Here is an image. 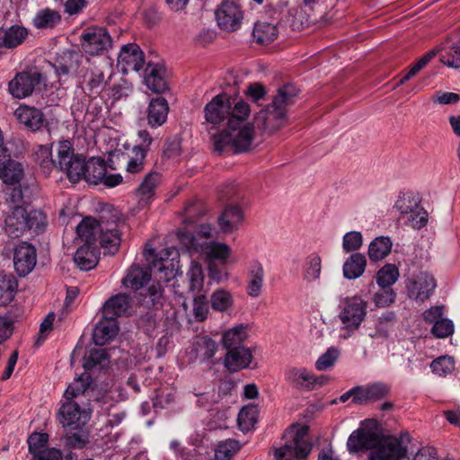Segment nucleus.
I'll list each match as a JSON object with an SVG mask.
<instances>
[{"label": "nucleus", "instance_id": "ea45409f", "mask_svg": "<svg viewBox=\"0 0 460 460\" xmlns=\"http://www.w3.org/2000/svg\"><path fill=\"white\" fill-rule=\"evenodd\" d=\"M392 241L387 236H379L374 239L368 247V257L372 261H381L391 252Z\"/></svg>", "mask_w": 460, "mask_h": 460}, {"label": "nucleus", "instance_id": "423d86ee", "mask_svg": "<svg viewBox=\"0 0 460 460\" xmlns=\"http://www.w3.org/2000/svg\"><path fill=\"white\" fill-rule=\"evenodd\" d=\"M332 7L333 5L327 0L301 4L294 13L293 26L298 30L312 25L324 26L332 19Z\"/></svg>", "mask_w": 460, "mask_h": 460}, {"label": "nucleus", "instance_id": "412c9836", "mask_svg": "<svg viewBox=\"0 0 460 460\" xmlns=\"http://www.w3.org/2000/svg\"><path fill=\"white\" fill-rule=\"evenodd\" d=\"M144 83L154 93H162L168 89L166 71L164 66L155 63H147Z\"/></svg>", "mask_w": 460, "mask_h": 460}, {"label": "nucleus", "instance_id": "c9c22d12", "mask_svg": "<svg viewBox=\"0 0 460 460\" xmlns=\"http://www.w3.org/2000/svg\"><path fill=\"white\" fill-rule=\"evenodd\" d=\"M366 258L361 253L352 254L343 265V275L348 279L359 278L365 271Z\"/></svg>", "mask_w": 460, "mask_h": 460}, {"label": "nucleus", "instance_id": "e2e57ef3", "mask_svg": "<svg viewBox=\"0 0 460 460\" xmlns=\"http://www.w3.org/2000/svg\"><path fill=\"white\" fill-rule=\"evenodd\" d=\"M181 155V140L178 137L168 139L163 150L165 159L177 161Z\"/></svg>", "mask_w": 460, "mask_h": 460}, {"label": "nucleus", "instance_id": "1a4fd4ad", "mask_svg": "<svg viewBox=\"0 0 460 460\" xmlns=\"http://www.w3.org/2000/svg\"><path fill=\"white\" fill-rule=\"evenodd\" d=\"M378 422L374 419H367L361 422L360 427L354 430L347 441V448L350 453L361 450L371 451L381 438L377 432Z\"/></svg>", "mask_w": 460, "mask_h": 460}, {"label": "nucleus", "instance_id": "39448f33", "mask_svg": "<svg viewBox=\"0 0 460 460\" xmlns=\"http://www.w3.org/2000/svg\"><path fill=\"white\" fill-rule=\"evenodd\" d=\"M172 255L177 256V252L173 247L163 249L158 254L154 255L151 267L158 283L152 285L148 288V293L153 300L160 298L163 295V286L161 283L168 282L176 274L179 261H175L174 257L170 259Z\"/></svg>", "mask_w": 460, "mask_h": 460}, {"label": "nucleus", "instance_id": "9d476101", "mask_svg": "<svg viewBox=\"0 0 460 460\" xmlns=\"http://www.w3.org/2000/svg\"><path fill=\"white\" fill-rule=\"evenodd\" d=\"M367 314V302L359 296L346 297L341 301L339 318L342 329L349 332L358 330Z\"/></svg>", "mask_w": 460, "mask_h": 460}, {"label": "nucleus", "instance_id": "aec40b11", "mask_svg": "<svg viewBox=\"0 0 460 460\" xmlns=\"http://www.w3.org/2000/svg\"><path fill=\"white\" fill-rule=\"evenodd\" d=\"M58 419L64 428H72L85 426L90 415L84 409H81L77 402L70 400L60 407Z\"/></svg>", "mask_w": 460, "mask_h": 460}, {"label": "nucleus", "instance_id": "bf43d9fd", "mask_svg": "<svg viewBox=\"0 0 460 460\" xmlns=\"http://www.w3.org/2000/svg\"><path fill=\"white\" fill-rule=\"evenodd\" d=\"M440 60L449 67L460 68V46H454L442 50Z\"/></svg>", "mask_w": 460, "mask_h": 460}, {"label": "nucleus", "instance_id": "4c0bfd02", "mask_svg": "<svg viewBox=\"0 0 460 460\" xmlns=\"http://www.w3.org/2000/svg\"><path fill=\"white\" fill-rule=\"evenodd\" d=\"M279 31L275 24L268 22H257L252 35L260 44H269L278 37Z\"/></svg>", "mask_w": 460, "mask_h": 460}, {"label": "nucleus", "instance_id": "c85d7f7f", "mask_svg": "<svg viewBox=\"0 0 460 460\" xmlns=\"http://www.w3.org/2000/svg\"><path fill=\"white\" fill-rule=\"evenodd\" d=\"M243 220L241 208L237 206H228L218 218L221 230L224 233H232L238 229Z\"/></svg>", "mask_w": 460, "mask_h": 460}, {"label": "nucleus", "instance_id": "a18cd8bd", "mask_svg": "<svg viewBox=\"0 0 460 460\" xmlns=\"http://www.w3.org/2000/svg\"><path fill=\"white\" fill-rule=\"evenodd\" d=\"M146 155L141 148H132L131 155L128 156L125 166V175L128 178L130 175H135L142 172L145 168V160Z\"/></svg>", "mask_w": 460, "mask_h": 460}, {"label": "nucleus", "instance_id": "8fccbe9b", "mask_svg": "<svg viewBox=\"0 0 460 460\" xmlns=\"http://www.w3.org/2000/svg\"><path fill=\"white\" fill-rule=\"evenodd\" d=\"M258 408L255 405H247L242 408L238 414L237 421L243 431L251 430L258 420Z\"/></svg>", "mask_w": 460, "mask_h": 460}, {"label": "nucleus", "instance_id": "680f3d73", "mask_svg": "<svg viewBox=\"0 0 460 460\" xmlns=\"http://www.w3.org/2000/svg\"><path fill=\"white\" fill-rule=\"evenodd\" d=\"M340 352L335 348H330L315 362V367L319 371L331 368L339 358Z\"/></svg>", "mask_w": 460, "mask_h": 460}, {"label": "nucleus", "instance_id": "a211bd4d", "mask_svg": "<svg viewBox=\"0 0 460 460\" xmlns=\"http://www.w3.org/2000/svg\"><path fill=\"white\" fill-rule=\"evenodd\" d=\"M42 81V75L38 72H22L9 83L11 94L18 99L31 95L35 86Z\"/></svg>", "mask_w": 460, "mask_h": 460}, {"label": "nucleus", "instance_id": "37998d69", "mask_svg": "<svg viewBox=\"0 0 460 460\" xmlns=\"http://www.w3.org/2000/svg\"><path fill=\"white\" fill-rule=\"evenodd\" d=\"M84 83L89 94H98L105 88L107 80L102 71L98 68H91L84 75Z\"/></svg>", "mask_w": 460, "mask_h": 460}, {"label": "nucleus", "instance_id": "f704fd0d", "mask_svg": "<svg viewBox=\"0 0 460 460\" xmlns=\"http://www.w3.org/2000/svg\"><path fill=\"white\" fill-rule=\"evenodd\" d=\"M248 278L247 294L251 297H258L261 293L264 282V270L262 265L258 262L254 263L249 270Z\"/></svg>", "mask_w": 460, "mask_h": 460}, {"label": "nucleus", "instance_id": "0e129e2a", "mask_svg": "<svg viewBox=\"0 0 460 460\" xmlns=\"http://www.w3.org/2000/svg\"><path fill=\"white\" fill-rule=\"evenodd\" d=\"M232 305L231 295L225 290H217L211 296V305L217 311H225Z\"/></svg>", "mask_w": 460, "mask_h": 460}, {"label": "nucleus", "instance_id": "5701e85b", "mask_svg": "<svg viewBox=\"0 0 460 460\" xmlns=\"http://www.w3.org/2000/svg\"><path fill=\"white\" fill-rule=\"evenodd\" d=\"M119 332V325L115 319L103 315L95 325L93 340L95 345L103 346L112 341Z\"/></svg>", "mask_w": 460, "mask_h": 460}, {"label": "nucleus", "instance_id": "de8ad7c7", "mask_svg": "<svg viewBox=\"0 0 460 460\" xmlns=\"http://www.w3.org/2000/svg\"><path fill=\"white\" fill-rule=\"evenodd\" d=\"M36 162L45 175H49L53 169L58 168V157L53 159L51 149L46 146H41L37 150Z\"/></svg>", "mask_w": 460, "mask_h": 460}, {"label": "nucleus", "instance_id": "f257e3e1", "mask_svg": "<svg viewBox=\"0 0 460 460\" xmlns=\"http://www.w3.org/2000/svg\"><path fill=\"white\" fill-rule=\"evenodd\" d=\"M127 228L125 220L117 210L102 212L98 219L84 217L77 226L78 237L85 244L94 245L99 240L101 246L114 254L121 243V234Z\"/></svg>", "mask_w": 460, "mask_h": 460}, {"label": "nucleus", "instance_id": "dca6fc26", "mask_svg": "<svg viewBox=\"0 0 460 460\" xmlns=\"http://www.w3.org/2000/svg\"><path fill=\"white\" fill-rule=\"evenodd\" d=\"M257 120L263 130L274 133L288 124L287 111L271 102L258 113Z\"/></svg>", "mask_w": 460, "mask_h": 460}, {"label": "nucleus", "instance_id": "3c124183", "mask_svg": "<svg viewBox=\"0 0 460 460\" xmlns=\"http://www.w3.org/2000/svg\"><path fill=\"white\" fill-rule=\"evenodd\" d=\"M246 332L243 326H236L226 332L223 336V344L229 350L234 348H243L241 344L246 339Z\"/></svg>", "mask_w": 460, "mask_h": 460}, {"label": "nucleus", "instance_id": "473e14b6", "mask_svg": "<svg viewBox=\"0 0 460 460\" xmlns=\"http://www.w3.org/2000/svg\"><path fill=\"white\" fill-rule=\"evenodd\" d=\"M106 174V166L102 160L92 158L89 161L84 159V177L90 184L100 183Z\"/></svg>", "mask_w": 460, "mask_h": 460}, {"label": "nucleus", "instance_id": "72a5a7b5", "mask_svg": "<svg viewBox=\"0 0 460 460\" xmlns=\"http://www.w3.org/2000/svg\"><path fill=\"white\" fill-rule=\"evenodd\" d=\"M161 181V174L156 171H151L146 174L137 189V194L140 197V202L145 204L154 196L155 190Z\"/></svg>", "mask_w": 460, "mask_h": 460}, {"label": "nucleus", "instance_id": "4be33fe9", "mask_svg": "<svg viewBox=\"0 0 460 460\" xmlns=\"http://www.w3.org/2000/svg\"><path fill=\"white\" fill-rule=\"evenodd\" d=\"M286 381L293 387L302 391H312L315 388L316 376L305 367H290L285 372Z\"/></svg>", "mask_w": 460, "mask_h": 460}, {"label": "nucleus", "instance_id": "6e6d98bb", "mask_svg": "<svg viewBox=\"0 0 460 460\" xmlns=\"http://www.w3.org/2000/svg\"><path fill=\"white\" fill-rule=\"evenodd\" d=\"M420 205V199L412 193H406L400 197L396 203V209L403 216H407Z\"/></svg>", "mask_w": 460, "mask_h": 460}, {"label": "nucleus", "instance_id": "a19ab883", "mask_svg": "<svg viewBox=\"0 0 460 460\" xmlns=\"http://www.w3.org/2000/svg\"><path fill=\"white\" fill-rule=\"evenodd\" d=\"M61 21L58 11L50 8L40 10L33 18L32 23L37 29L54 28Z\"/></svg>", "mask_w": 460, "mask_h": 460}, {"label": "nucleus", "instance_id": "c03bdc74", "mask_svg": "<svg viewBox=\"0 0 460 460\" xmlns=\"http://www.w3.org/2000/svg\"><path fill=\"white\" fill-rule=\"evenodd\" d=\"M17 287V280L13 275H0V305H6L12 302Z\"/></svg>", "mask_w": 460, "mask_h": 460}, {"label": "nucleus", "instance_id": "0eeeda50", "mask_svg": "<svg viewBox=\"0 0 460 460\" xmlns=\"http://www.w3.org/2000/svg\"><path fill=\"white\" fill-rule=\"evenodd\" d=\"M58 168L66 173L72 183H77L84 177L85 157L75 154L73 145L68 140L59 141L57 147Z\"/></svg>", "mask_w": 460, "mask_h": 460}, {"label": "nucleus", "instance_id": "69168bd1", "mask_svg": "<svg viewBox=\"0 0 460 460\" xmlns=\"http://www.w3.org/2000/svg\"><path fill=\"white\" fill-rule=\"evenodd\" d=\"M431 332L437 338L451 336L454 332L453 322L447 318H441L433 324Z\"/></svg>", "mask_w": 460, "mask_h": 460}, {"label": "nucleus", "instance_id": "393cba45", "mask_svg": "<svg viewBox=\"0 0 460 460\" xmlns=\"http://www.w3.org/2000/svg\"><path fill=\"white\" fill-rule=\"evenodd\" d=\"M169 105L164 97L154 98L150 101L147 108V123L153 128L164 125L167 119Z\"/></svg>", "mask_w": 460, "mask_h": 460}, {"label": "nucleus", "instance_id": "2f4dec72", "mask_svg": "<svg viewBox=\"0 0 460 460\" xmlns=\"http://www.w3.org/2000/svg\"><path fill=\"white\" fill-rule=\"evenodd\" d=\"M62 438L67 448L81 449L89 443V432L84 426L72 427Z\"/></svg>", "mask_w": 460, "mask_h": 460}, {"label": "nucleus", "instance_id": "9b49d317", "mask_svg": "<svg viewBox=\"0 0 460 460\" xmlns=\"http://www.w3.org/2000/svg\"><path fill=\"white\" fill-rule=\"evenodd\" d=\"M112 40L109 33L102 27L86 28L81 35V47L90 56L102 55L111 48Z\"/></svg>", "mask_w": 460, "mask_h": 460}, {"label": "nucleus", "instance_id": "7ed1b4c3", "mask_svg": "<svg viewBox=\"0 0 460 460\" xmlns=\"http://www.w3.org/2000/svg\"><path fill=\"white\" fill-rule=\"evenodd\" d=\"M4 223L6 234L13 238H17L28 231L34 233L43 231L47 226V219L41 210L27 211L23 207L17 206L7 214Z\"/></svg>", "mask_w": 460, "mask_h": 460}, {"label": "nucleus", "instance_id": "774afa93", "mask_svg": "<svg viewBox=\"0 0 460 460\" xmlns=\"http://www.w3.org/2000/svg\"><path fill=\"white\" fill-rule=\"evenodd\" d=\"M363 243L362 234L359 232L352 231L343 236L342 247L346 252L358 250Z\"/></svg>", "mask_w": 460, "mask_h": 460}, {"label": "nucleus", "instance_id": "a878e982", "mask_svg": "<svg viewBox=\"0 0 460 460\" xmlns=\"http://www.w3.org/2000/svg\"><path fill=\"white\" fill-rule=\"evenodd\" d=\"M14 115L21 124L32 131H37L43 126L44 115L37 108L20 106L15 110Z\"/></svg>", "mask_w": 460, "mask_h": 460}, {"label": "nucleus", "instance_id": "7c9ffc66", "mask_svg": "<svg viewBox=\"0 0 460 460\" xmlns=\"http://www.w3.org/2000/svg\"><path fill=\"white\" fill-rule=\"evenodd\" d=\"M28 36V31L22 26H11L7 30L0 29V49H13L22 44Z\"/></svg>", "mask_w": 460, "mask_h": 460}, {"label": "nucleus", "instance_id": "052dcab7", "mask_svg": "<svg viewBox=\"0 0 460 460\" xmlns=\"http://www.w3.org/2000/svg\"><path fill=\"white\" fill-rule=\"evenodd\" d=\"M396 297V293L392 288H380V290L375 293L373 301L377 307H386L391 305Z\"/></svg>", "mask_w": 460, "mask_h": 460}, {"label": "nucleus", "instance_id": "cd10ccee", "mask_svg": "<svg viewBox=\"0 0 460 460\" xmlns=\"http://www.w3.org/2000/svg\"><path fill=\"white\" fill-rule=\"evenodd\" d=\"M131 305V298L126 294H118L109 298L102 306L103 315L116 320L125 315Z\"/></svg>", "mask_w": 460, "mask_h": 460}, {"label": "nucleus", "instance_id": "20e7f679", "mask_svg": "<svg viewBox=\"0 0 460 460\" xmlns=\"http://www.w3.org/2000/svg\"><path fill=\"white\" fill-rule=\"evenodd\" d=\"M411 440L408 432L382 435L377 444L367 452V460H404L408 457Z\"/></svg>", "mask_w": 460, "mask_h": 460}, {"label": "nucleus", "instance_id": "bb28decb", "mask_svg": "<svg viewBox=\"0 0 460 460\" xmlns=\"http://www.w3.org/2000/svg\"><path fill=\"white\" fill-rule=\"evenodd\" d=\"M252 355L247 348H234L229 350L225 357V367L230 372H237L240 369L246 368L252 362Z\"/></svg>", "mask_w": 460, "mask_h": 460}, {"label": "nucleus", "instance_id": "5fc2aeb1", "mask_svg": "<svg viewBox=\"0 0 460 460\" xmlns=\"http://www.w3.org/2000/svg\"><path fill=\"white\" fill-rule=\"evenodd\" d=\"M322 260L319 255L312 253L305 260L304 277L307 281L319 279L321 274Z\"/></svg>", "mask_w": 460, "mask_h": 460}, {"label": "nucleus", "instance_id": "ddd939ff", "mask_svg": "<svg viewBox=\"0 0 460 460\" xmlns=\"http://www.w3.org/2000/svg\"><path fill=\"white\" fill-rule=\"evenodd\" d=\"M437 287L434 277L426 271L409 279L406 283L408 296L418 302L429 299Z\"/></svg>", "mask_w": 460, "mask_h": 460}, {"label": "nucleus", "instance_id": "b1692460", "mask_svg": "<svg viewBox=\"0 0 460 460\" xmlns=\"http://www.w3.org/2000/svg\"><path fill=\"white\" fill-rule=\"evenodd\" d=\"M147 260L151 262L154 258L151 260V258L148 257ZM151 272H153L151 266L149 269H144L137 264H133L128 270L126 276L121 280V283L127 288L138 290L150 280Z\"/></svg>", "mask_w": 460, "mask_h": 460}, {"label": "nucleus", "instance_id": "6ab92c4d", "mask_svg": "<svg viewBox=\"0 0 460 460\" xmlns=\"http://www.w3.org/2000/svg\"><path fill=\"white\" fill-rule=\"evenodd\" d=\"M37 261L36 249L27 242L17 244L13 250V265L19 276L28 275Z\"/></svg>", "mask_w": 460, "mask_h": 460}, {"label": "nucleus", "instance_id": "2eb2a0df", "mask_svg": "<svg viewBox=\"0 0 460 460\" xmlns=\"http://www.w3.org/2000/svg\"><path fill=\"white\" fill-rule=\"evenodd\" d=\"M145 65V55L135 43L124 45L119 54L117 66L123 74L140 71Z\"/></svg>", "mask_w": 460, "mask_h": 460}, {"label": "nucleus", "instance_id": "79ce46f5", "mask_svg": "<svg viewBox=\"0 0 460 460\" xmlns=\"http://www.w3.org/2000/svg\"><path fill=\"white\" fill-rule=\"evenodd\" d=\"M299 93V89L292 84H287L279 87L272 99V102L287 111V108L295 102Z\"/></svg>", "mask_w": 460, "mask_h": 460}, {"label": "nucleus", "instance_id": "4468645a", "mask_svg": "<svg viewBox=\"0 0 460 460\" xmlns=\"http://www.w3.org/2000/svg\"><path fill=\"white\" fill-rule=\"evenodd\" d=\"M235 102L232 103L226 94L216 95L204 108L206 121L216 126L223 122L226 118L229 119Z\"/></svg>", "mask_w": 460, "mask_h": 460}, {"label": "nucleus", "instance_id": "4d7b16f0", "mask_svg": "<svg viewBox=\"0 0 460 460\" xmlns=\"http://www.w3.org/2000/svg\"><path fill=\"white\" fill-rule=\"evenodd\" d=\"M432 372L438 376H445L453 372L455 368L454 360L448 356H442L430 364Z\"/></svg>", "mask_w": 460, "mask_h": 460}, {"label": "nucleus", "instance_id": "58836bf2", "mask_svg": "<svg viewBox=\"0 0 460 460\" xmlns=\"http://www.w3.org/2000/svg\"><path fill=\"white\" fill-rule=\"evenodd\" d=\"M23 176V170L20 163L8 160L0 166V178L5 184L18 183Z\"/></svg>", "mask_w": 460, "mask_h": 460}, {"label": "nucleus", "instance_id": "f3484780", "mask_svg": "<svg viewBox=\"0 0 460 460\" xmlns=\"http://www.w3.org/2000/svg\"><path fill=\"white\" fill-rule=\"evenodd\" d=\"M183 241L189 242V249L202 253L207 259L226 261L231 252V248L225 243H199L197 238L191 234H184Z\"/></svg>", "mask_w": 460, "mask_h": 460}, {"label": "nucleus", "instance_id": "603ef678", "mask_svg": "<svg viewBox=\"0 0 460 460\" xmlns=\"http://www.w3.org/2000/svg\"><path fill=\"white\" fill-rule=\"evenodd\" d=\"M187 277L189 279L190 290L192 293L199 292L203 287L204 275L202 268L199 262L191 261Z\"/></svg>", "mask_w": 460, "mask_h": 460}, {"label": "nucleus", "instance_id": "c756f323", "mask_svg": "<svg viewBox=\"0 0 460 460\" xmlns=\"http://www.w3.org/2000/svg\"><path fill=\"white\" fill-rule=\"evenodd\" d=\"M74 261L83 270L93 269L98 263V252L96 247L84 243L77 249Z\"/></svg>", "mask_w": 460, "mask_h": 460}, {"label": "nucleus", "instance_id": "6e6552de", "mask_svg": "<svg viewBox=\"0 0 460 460\" xmlns=\"http://www.w3.org/2000/svg\"><path fill=\"white\" fill-rule=\"evenodd\" d=\"M308 427L304 426L296 432L293 438L274 449L275 460H305L313 446L307 439Z\"/></svg>", "mask_w": 460, "mask_h": 460}, {"label": "nucleus", "instance_id": "f03ea898", "mask_svg": "<svg viewBox=\"0 0 460 460\" xmlns=\"http://www.w3.org/2000/svg\"><path fill=\"white\" fill-rule=\"evenodd\" d=\"M250 113L249 104L243 100L234 104L226 128L212 137L215 151L222 153L229 146L234 153H243L251 148L255 130L253 123L248 120Z\"/></svg>", "mask_w": 460, "mask_h": 460}, {"label": "nucleus", "instance_id": "49530a36", "mask_svg": "<svg viewBox=\"0 0 460 460\" xmlns=\"http://www.w3.org/2000/svg\"><path fill=\"white\" fill-rule=\"evenodd\" d=\"M91 376L88 373L84 372L66 388L64 397L66 401H74V399L83 395L90 385Z\"/></svg>", "mask_w": 460, "mask_h": 460}, {"label": "nucleus", "instance_id": "f8f14e48", "mask_svg": "<svg viewBox=\"0 0 460 460\" xmlns=\"http://www.w3.org/2000/svg\"><path fill=\"white\" fill-rule=\"evenodd\" d=\"M215 16L221 30L235 31L242 26L243 12L238 4L226 0L217 6Z\"/></svg>", "mask_w": 460, "mask_h": 460}, {"label": "nucleus", "instance_id": "338daca9", "mask_svg": "<svg viewBox=\"0 0 460 460\" xmlns=\"http://www.w3.org/2000/svg\"><path fill=\"white\" fill-rule=\"evenodd\" d=\"M49 435L46 433H33L28 438L29 451L34 456L45 449Z\"/></svg>", "mask_w": 460, "mask_h": 460}, {"label": "nucleus", "instance_id": "e433bc0d", "mask_svg": "<svg viewBox=\"0 0 460 460\" xmlns=\"http://www.w3.org/2000/svg\"><path fill=\"white\" fill-rule=\"evenodd\" d=\"M217 349L216 341L208 336H199L192 343V350L196 357L201 360H208L214 357Z\"/></svg>", "mask_w": 460, "mask_h": 460}, {"label": "nucleus", "instance_id": "09e8293b", "mask_svg": "<svg viewBox=\"0 0 460 460\" xmlns=\"http://www.w3.org/2000/svg\"><path fill=\"white\" fill-rule=\"evenodd\" d=\"M399 278V270L394 264H385L376 273V283L380 288H391Z\"/></svg>", "mask_w": 460, "mask_h": 460}, {"label": "nucleus", "instance_id": "864d4df0", "mask_svg": "<svg viewBox=\"0 0 460 460\" xmlns=\"http://www.w3.org/2000/svg\"><path fill=\"white\" fill-rule=\"evenodd\" d=\"M240 449V443L235 439H227L220 442L216 450L217 460H229Z\"/></svg>", "mask_w": 460, "mask_h": 460}, {"label": "nucleus", "instance_id": "13d9d810", "mask_svg": "<svg viewBox=\"0 0 460 460\" xmlns=\"http://www.w3.org/2000/svg\"><path fill=\"white\" fill-rule=\"evenodd\" d=\"M406 217V224L414 229L424 227L429 221L428 212L420 205Z\"/></svg>", "mask_w": 460, "mask_h": 460}]
</instances>
